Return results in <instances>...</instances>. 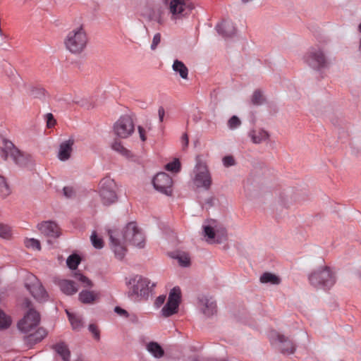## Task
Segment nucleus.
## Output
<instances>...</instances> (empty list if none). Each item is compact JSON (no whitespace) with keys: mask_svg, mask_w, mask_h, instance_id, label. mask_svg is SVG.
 <instances>
[{"mask_svg":"<svg viewBox=\"0 0 361 361\" xmlns=\"http://www.w3.org/2000/svg\"><path fill=\"white\" fill-rule=\"evenodd\" d=\"M109 234L111 249L116 258L122 259L127 252V249L125 245L126 241L123 239V233H120L117 231H109Z\"/></svg>","mask_w":361,"mask_h":361,"instance_id":"nucleus-13","label":"nucleus"},{"mask_svg":"<svg viewBox=\"0 0 361 361\" xmlns=\"http://www.w3.org/2000/svg\"><path fill=\"white\" fill-rule=\"evenodd\" d=\"M57 284L61 290L66 295H73L78 291L76 284L72 281L66 279L59 280Z\"/></svg>","mask_w":361,"mask_h":361,"instance_id":"nucleus-22","label":"nucleus"},{"mask_svg":"<svg viewBox=\"0 0 361 361\" xmlns=\"http://www.w3.org/2000/svg\"><path fill=\"white\" fill-rule=\"evenodd\" d=\"M194 176L192 178L194 185L197 188H202L208 190L212 185L211 174L206 164L200 161H197L193 170Z\"/></svg>","mask_w":361,"mask_h":361,"instance_id":"nucleus-9","label":"nucleus"},{"mask_svg":"<svg viewBox=\"0 0 361 361\" xmlns=\"http://www.w3.org/2000/svg\"><path fill=\"white\" fill-rule=\"evenodd\" d=\"M166 300V295H161L157 298L154 302V305L157 307H160Z\"/></svg>","mask_w":361,"mask_h":361,"instance_id":"nucleus-49","label":"nucleus"},{"mask_svg":"<svg viewBox=\"0 0 361 361\" xmlns=\"http://www.w3.org/2000/svg\"><path fill=\"white\" fill-rule=\"evenodd\" d=\"M264 99L262 93L259 90H255L251 97V102L252 104L259 106L264 103Z\"/></svg>","mask_w":361,"mask_h":361,"instance_id":"nucleus-36","label":"nucleus"},{"mask_svg":"<svg viewBox=\"0 0 361 361\" xmlns=\"http://www.w3.org/2000/svg\"><path fill=\"white\" fill-rule=\"evenodd\" d=\"M111 148L113 149V150L120 153L123 156H130V152L127 149H126L119 141H114L112 143Z\"/></svg>","mask_w":361,"mask_h":361,"instance_id":"nucleus-35","label":"nucleus"},{"mask_svg":"<svg viewBox=\"0 0 361 361\" xmlns=\"http://www.w3.org/2000/svg\"><path fill=\"white\" fill-rule=\"evenodd\" d=\"M66 312L73 329L80 330L83 326L81 317L79 315L70 312L67 310Z\"/></svg>","mask_w":361,"mask_h":361,"instance_id":"nucleus-29","label":"nucleus"},{"mask_svg":"<svg viewBox=\"0 0 361 361\" xmlns=\"http://www.w3.org/2000/svg\"><path fill=\"white\" fill-rule=\"evenodd\" d=\"M81 257L77 254L71 255L66 259L68 267L71 270H75L80 263Z\"/></svg>","mask_w":361,"mask_h":361,"instance_id":"nucleus-31","label":"nucleus"},{"mask_svg":"<svg viewBox=\"0 0 361 361\" xmlns=\"http://www.w3.org/2000/svg\"><path fill=\"white\" fill-rule=\"evenodd\" d=\"M249 136L252 141L255 144H259L269 137L268 133L262 129L252 130L249 133Z\"/></svg>","mask_w":361,"mask_h":361,"instance_id":"nucleus-24","label":"nucleus"},{"mask_svg":"<svg viewBox=\"0 0 361 361\" xmlns=\"http://www.w3.org/2000/svg\"><path fill=\"white\" fill-rule=\"evenodd\" d=\"M309 280L314 286L329 288L334 284L335 276L334 272H311Z\"/></svg>","mask_w":361,"mask_h":361,"instance_id":"nucleus-16","label":"nucleus"},{"mask_svg":"<svg viewBox=\"0 0 361 361\" xmlns=\"http://www.w3.org/2000/svg\"><path fill=\"white\" fill-rule=\"evenodd\" d=\"M126 284L130 295L146 300L152 292L157 283L151 281L141 275L135 274L126 278Z\"/></svg>","mask_w":361,"mask_h":361,"instance_id":"nucleus-1","label":"nucleus"},{"mask_svg":"<svg viewBox=\"0 0 361 361\" xmlns=\"http://www.w3.org/2000/svg\"><path fill=\"white\" fill-rule=\"evenodd\" d=\"M169 8L171 19L176 23L188 17L195 6L191 0H171Z\"/></svg>","mask_w":361,"mask_h":361,"instance_id":"nucleus-7","label":"nucleus"},{"mask_svg":"<svg viewBox=\"0 0 361 361\" xmlns=\"http://www.w3.org/2000/svg\"><path fill=\"white\" fill-rule=\"evenodd\" d=\"M22 305L25 308H27L28 311L26 312L23 319L18 323V328L20 331L24 334H28L36 329L40 322L39 313L36 311L32 305V302L25 298Z\"/></svg>","mask_w":361,"mask_h":361,"instance_id":"nucleus-4","label":"nucleus"},{"mask_svg":"<svg viewBox=\"0 0 361 361\" xmlns=\"http://www.w3.org/2000/svg\"><path fill=\"white\" fill-rule=\"evenodd\" d=\"M78 279L83 283L84 286H86V287H92V283L88 278L82 275L81 274H78Z\"/></svg>","mask_w":361,"mask_h":361,"instance_id":"nucleus-46","label":"nucleus"},{"mask_svg":"<svg viewBox=\"0 0 361 361\" xmlns=\"http://www.w3.org/2000/svg\"><path fill=\"white\" fill-rule=\"evenodd\" d=\"M0 157L5 161L9 159L19 166H25L31 161V156L21 152L10 140L4 139L3 145L0 147Z\"/></svg>","mask_w":361,"mask_h":361,"instance_id":"nucleus-2","label":"nucleus"},{"mask_svg":"<svg viewBox=\"0 0 361 361\" xmlns=\"http://www.w3.org/2000/svg\"><path fill=\"white\" fill-rule=\"evenodd\" d=\"M114 311L116 313H117L118 315L123 317H128V313L126 310L124 309H122L120 307H116L114 309Z\"/></svg>","mask_w":361,"mask_h":361,"instance_id":"nucleus-50","label":"nucleus"},{"mask_svg":"<svg viewBox=\"0 0 361 361\" xmlns=\"http://www.w3.org/2000/svg\"><path fill=\"white\" fill-rule=\"evenodd\" d=\"M54 350L63 360L68 361L71 357V352L68 345L63 342H59L53 346Z\"/></svg>","mask_w":361,"mask_h":361,"instance_id":"nucleus-23","label":"nucleus"},{"mask_svg":"<svg viewBox=\"0 0 361 361\" xmlns=\"http://www.w3.org/2000/svg\"><path fill=\"white\" fill-rule=\"evenodd\" d=\"M215 201V198L214 197H209L207 199H206L204 205L207 206L208 207H211L214 205Z\"/></svg>","mask_w":361,"mask_h":361,"instance_id":"nucleus-52","label":"nucleus"},{"mask_svg":"<svg viewBox=\"0 0 361 361\" xmlns=\"http://www.w3.org/2000/svg\"><path fill=\"white\" fill-rule=\"evenodd\" d=\"M269 337L271 343L277 345L282 353L292 354L295 352V345L288 337L276 331L271 332Z\"/></svg>","mask_w":361,"mask_h":361,"instance_id":"nucleus-14","label":"nucleus"},{"mask_svg":"<svg viewBox=\"0 0 361 361\" xmlns=\"http://www.w3.org/2000/svg\"><path fill=\"white\" fill-rule=\"evenodd\" d=\"M171 257L183 268H187L190 264V259L188 255L185 252L173 254Z\"/></svg>","mask_w":361,"mask_h":361,"instance_id":"nucleus-26","label":"nucleus"},{"mask_svg":"<svg viewBox=\"0 0 361 361\" xmlns=\"http://www.w3.org/2000/svg\"><path fill=\"white\" fill-rule=\"evenodd\" d=\"M241 125V121L236 116H233L228 121V126L231 130H234Z\"/></svg>","mask_w":361,"mask_h":361,"instance_id":"nucleus-42","label":"nucleus"},{"mask_svg":"<svg viewBox=\"0 0 361 361\" xmlns=\"http://www.w3.org/2000/svg\"><path fill=\"white\" fill-rule=\"evenodd\" d=\"M181 290L178 286L173 287L169 292L166 305L161 310L164 317H169L178 312L179 305L181 302Z\"/></svg>","mask_w":361,"mask_h":361,"instance_id":"nucleus-11","label":"nucleus"},{"mask_svg":"<svg viewBox=\"0 0 361 361\" xmlns=\"http://www.w3.org/2000/svg\"><path fill=\"white\" fill-rule=\"evenodd\" d=\"M88 37L82 25L70 31L64 41L66 49L72 54L82 53L87 47Z\"/></svg>","mask_w":361,"mask_h":361,"instance_id":"nucleus-3","label":"nucleus"},{"mask_svg":"<svg viewBox=\"0 0 361 361\" xmlns=\"http://www.w3.org/2000/svg\"><path fill=\"white\" fill-rule=\"evenodd\" d=\"M172 68L176 73H178L183 79H187L188 75V69L186 66L180 61L175 60Z\"/></svg>","mask_w":361,"mask_h":361,"instance_id":"nucleus-28","label":"nucleus"},{"mask_svg":"<svg viewBox=\"0 0 361 361\" xmlns=\"http://www.w3.org/2000/svg\"><path fill=\"white\" fill-rule=\"evenodd\" d=\"M260 281L263 283H269L271 284H279L281 279L271 272H264L260 277Z\"/></svg>","mask_w":361,"mask_h":361,"instance_id":"nucleus-30","label":"nucleus"},{"mask_svg":"<svg viewBox=\"0 0 361 361\" xmlns=\"http://www.w3.org/2000/svg\"><path fill=\"white\" fill-rule=\"evenodd\" d=\"M11 193V189L6 178L0 176V195L3 197H7Z\"/></svg>","mask_w":361,"mask_h":361,"instance_id":"nucleus-33","label":"nucleus"},{"mask_svg":"<svg viewBox=\"0 0 361 361\" xmlns=\"http://www.w3.org/2000/svg\"><path fill=\"white\" fill-rule=\"evenodd\" d=\"M73 145L74 140L73 138H69L60 144L57 155V157L60 161H66L70 159Z\"/></svg>","mask_w":361,"mask_h":361,"instance_id":"nucleus-21","label":"nucleus"},{"mask_svg":"<svg viewBox=\"0 0 361 361\" xmlns=\"http://www.w3.org/2000/svg\"><path fill=\"white\" fill-rule=\"evenodd\" d=\"M37 228L42 234L48 238H56L60 235L58 225L51 221H44L39 224Z\"/></svg>","mask_w":361,"mask_h":361,"instance_id":"nucleus-19","label":"nucleus"},{"mask_svg":"<svg viewBox=\"0 0 361 361\" xmlns=\"http://www.w3.org/2000/svg\"><path fill=\"white\" fill-rule=\"evenodd\" d=\"M165 115V110L163 106H159L158 109V116H159V120L160 123H162L164 121V117Z\"/></svg>","mask_w":361,"mask_h":361,"instance_id":"nucleus-51","label":"nucleus"},{"mask_svg":"<svg viewBox=\"0 0 361 361\" xmlns=\"http://www.w3.org/2000/svg\"><path fill=\"white\" fill-rule=\"evenodd\" d=\"M166 1H168L169 0H165Z\"/></svg>","mask_w":361,"mask_h":361,"instance_id":"nucleus-58","label":"nucleus"},{"mask_svg":"<svg viewBox=\"0 0 361 361\" xmlns=\"http://www.w3.org/2000/svg\"><path fill=\"white\" fill-rule=\"evenodd\" d=\"M47 336V331L44 329L39 328L34 334L30 335V339L34 340L35 342L40 341Z\"/></svg>","mask_w":361,"mask_h":361,"instance_id":"nucleus-41","label":"nucleus"},{"mask_svg":"<svg viewBox=\"0 0 361 361\" xmlns=\"http://www.w3.org/2000/svg\"><path fill=\"white\" fill-rule=\"evenodd\" d=\"M216 30L224 37H230L235 35L236 27L235 24L230 20H224L216 25Z\"/></svg>","mask_w":361,"mask_h":361,"instance_id":"nucleus-20","label":"nucleus"},{"mask_svg":"<svg viewBox=\"0 0 361 361\" xmlns=\"http://www.w3.org/2000/svg\"><path fill=\"white\" fill-rule=\"evenodd\" d=\"M159 23H161V20L159 19L157 20Z\"/></svg>","mask_w":361,"mask_h":361,"instance_id":"nucleus-57","label":"nucleus"},{"mask_svg":"<svg viewBox=\"0 0 361 361\" xmlns=\"http://www.w3.org/2000/svg\"><path fill=\"white\" fill-rule=\"evenodd\" d=\"M161 41V35L159 33H157L154 35L152 42L151 44V49L154 50Z\"/></svg>","mask_w":361,"mask_h":361,"instance_id":"nucleus-47","label":"nucleus"},{"mask_svg":"<svg viewBox=\"0 0 361 361\" xmlns=\"http://www.w3.org/2000/svg\"><path fill=\"white\" fill-rule=\"evenodd\" d=\"M147 349L154 357L157 358H160L164 355L163 348L157 342H149L147 345Z\"/></svg>","mask_w":361,"mask_h":361,"instance_id":"nucleus-27","label":"nucleus"},{"mask_svg":"<svg viewBox=\"0 0 361 361\" xmlns=\"http://www.w3.org/2000/svg\"><path fill=\"white\" fill-rule=\"evenodd\" d=\"M223 164L226 167H229L234 166L235 164V161L234 158L232 156H226L223 158Z\"/></svg>","mask_w":361,"mask_h":361,"instance_id":"nucleus-43","label":"nucleus"},{"mask_svg":"<svg viewBox=\"0 0 361 361\" xmlns=\"http://www.w3.org/2000/svg\"><path fill=\"white\" fill-rule=\"evenodd\" d=\"M99 195L104 204L109 205L117 200L116 184L109 177H105L99 183Z\"/></svg>","mask_w":361,"mask_h":361,"instance_id":"nucleus-10","label":"nucleus"},{"mask_svg":"<svg viewBox=\"0 0 361 361\" xmlns=\"http://www.w3.org/2000/svg\"><path fill=\"white\" fill-rule=\"evenodd\" d=\"M45 119L47 121V126L49 128L54 127L56 124V120L51 113H48L45 115Z\"/></svg>","mask_w":361,"mask_h":361,"instance_id":"nucleus-44","label":"nucleus"},{"mask_svg":"<svg viewBox=\"0 0 361 361\" xmlns=\"http://www.w3.org/2000/svg\"><path fill=\"white\" fill-rule=\"evenodd\" d=\"M123 239L138 248H143L145 245V236L135 222H130L125 227Z\"/></svg>","mask_w":361,"mask_h":361,"instance_id":"nucleus-8","label":"nucleus"},{"mask_svg":"<svg viewBox=\"0 0 361 361\" xmlns=\"http://www.w3.org/2000/svg\"><path fill=\"white\" fill-rule=\"evenodd\" d=\"M30 95L35 98L42 99L45 96V90L41 87H32L30 89Z\"/></svg>","mask_w":361,"mask_h":361,"instance_id":"nucleus-39","label":"nucleus"},{"mask_svg":"<svg viewBox=\"0 0 361 361\" xmlns=\"http://www.w3.org/2000/svg\"><path fill=\"white\" fill-rule=\"evenodd\" d=\"M154 188L161 193L170 195L172 192V178L166 173H158L152 180Z\"/></svg>","mask_w":361,"mask_h":361,"instance_id":"nucleus-17","label":"nucleus"},{"mask_svg":"<svg viewBox=\"0 0 361 361\" xmlns=\"http://www.w3.org/2000/svg\"><path fill=\"white\" fill-rule=\"evenodd\" d=\"M319 271H331V268L327 265H323L321 267Z\"/></svg>","mask_w":361,"mask_h":361,"instance_id":"nucleus-56","label":"nucleus"},{"mask_svg":"<svg viewBox=\"0 0 361 361\" xmlns=\"http://www.w3.org/2000/svg\"><path fill=\"white\" fill-rule=\"evenodd\" d=\"M166 170L173 173H177L180 169V163L178 159H174L173 161L168 163L165 166Z\"/></svg>","mask_w":361,"mask_h":361,"instance_id":"nucleus-40","label":"nucleus"},{"mask_svg":"<svg viewBox=\"0 0 361 361\" xmlns=\"http://www.w3.org/2000/svg\"><path fill=\"white\" fill-rule=\"evenodd\" d=\"M202 229L204 236L206 238L207 242L209 243H221L227 239L226 228L214 219L205 221Z\"/></svg>","mask_w":361,"mask_h":361,"instance_id":"nucleus-5","label":"nucleus"},{"mask_svg":"<svg viewBox=\"0 0 361 361\" xmlns=\"http://www.w3.org/2000/svg\"><path fill=\"white\" fill-rule=\"evenodd\" d=\"M25 246L34 250H40L41 245L38 240L35 238H25L24 240Z\"/></svg>","mask_w":361,"mask_h":361,"instance_id":"nucleus-34","label":"nucleus"},{"mask_svg":"<svg viewBox=\"0 0 361 361\" xmlns=\"http://www.w3.org/2000/svg\"><path fill=\"white\" fill-rule=\"evenodd\" d=\"M138 132H139V134H140V137L142 141H145L146 140V136H145V130H144V128L141 126H139L138 127Z\"/></svg>","mask_w":361,"mask_h":361,"instance_id":"nucleus-53","label":"nucleus"},{"mask_svg":"<svg viewBox=\"0 0 361 361\" xmlns=\"http://www.w3.org/2000/svg\"><path fill=\"white\" fill-rule=\"evenodd\" d=\"M25 286L33 298L39 302H44L48 300V293L37 278L32 272H30L27 276Z\"/></svg>","mask_w":361,"mask_h":361,"instance_id":"nucleus-12","label":"nucleus"},{"mask_svg":"<svg viewBox=\"0 0 361 361\" xmlns=\"http://www.w3.org/2000/svg\"><path fill=\"white\" fill-rule=\"evenodd\" d=\"M12 235L11 228L5 224H0V238L9 239Z\"/></svg>","mask_w":361,"mask_h":361,"instance_id":"nucleus-38","label":"nucleus"},{"mask_svg":"<svg viewBox=\"0 0 361 361\" xmlns=\"http://www.w3.org/2000/svg\"><path fill=\"white\" fill-rule=\"evenodd\" d=\"M357 30L360 35L359 51H361V23L358 25Z\"/></svg>","mask_w":361,"mask_h":361,"instance_id":"nucleus-55","label":"nucleus"},{"mask_svg":"<svg viewBox=\"0 0 361 361\" xmlns=\"http://www.w3.org/2000/svg\"><path fill=\"white\" fill-rule=\"evenodd\" d=\"M199 307L206 317H212L217 312L216 301L212 298L202 296L199 300Z\"/></svg>","mask_w":361,"mask_h":361,"instance_id":"nucleus-18","label":"nucleus"},{"mask_svg":"<svg viewBox=\"0 0 361 361\" xmlns=\"http://www.w3.org/2000/svg\"><path fill=\"white\" fill-rule=\"evenodd\" d=\"M303 61L310 67L319 71L328 67V59L323 51L319 47H312L303 56Z\"/></svg>","mask_w":361,"mask_h":361,"instance_id":"nucleus-6","label":"nucleus"},{"mask_svg":"<svg viewBox=\"0 0 361 361\" xmlns=\"http://www.w3.org/2000/svg\"><path fill=\"white\" fill-rule=\"evenodd\" d=\"M89 330L93 334L95 339L98 340L99 338V331L95 324H90L89 326Z\"/></svg>","mask_w":361,"mask_h":361,"instance_id":"nucleus-48","label":"nucleus"},{"mask_svg":"<svg viewBox=\"0 0 361 361\" xmlns=\"http://www.w3.org/2000/svg\"><path fill=\"white\" fill-rule=\"evenodd\" d=\"M135 126L129 116H121L114 124L115 134L121 138H127L134 132Z\"/></svg>","mask_w":361,"mask_h":361,"instance_id":"nucleus-15","label":"nucleus"},{"mask_svg":"<svg viewBox=\"0 0 361 361\" xmlns=\"http://www.w3.org/2000/svg\"><path fill=\"white\" fill-rule=\"evenodd\" d=\"M99 295V293L94 291L82 290L79 294V300L82 303L90 304L97 300Z\"/></svg>","mask_w":361,"mask_h":361,"instance_id":"nucleus-25","label":"nucleus"},{"mask_svg":"<svg viewBox=\"0 0 361 361\" xmlns=\"http://www.w3.org/2000/svg\"><path fill=\"white\" fill-rule=\"evenodd\" d=\"M182 145H183V148H185L188 147V136L186 133H184L183 135H182Z\"/></svg>","mask_w":361,"mask_h":361,"instance_id":"nucleus-54","label":"nucleus"},{"mask_svg":"<svg viewBox=\"0 0 361 361\" xmlns=\"http://www.w3.org/2000/svg\"><path fill=\"white\" fill-rule=\"evenodd\" d=\"M91 242L92 245L96 249H101L104 246L103 240L101 238L98 237L97 233L93 231L90 236Z\"/></svg>","mask_w":361,"mask_h":361,"instance_id":"nucleus-37","label":"nucleus"},{"mask_svg":"<svg viewBox=\"0 0 361 361\" xmlns=\"http://www.w3.org/2000/svg\"><path fill=\"white\" fill-rule=\"evenodd\" d=\"M63 192L65 197L71 198L75 195V191L72 187L66 186L63 189Z\"/></svg>","mask_w":361,"mask_h":361,"instance_id":"nucleus-45","label":"nucleus"},{"mask_svg":"<svg viewBox=\"0 0 361 361\" xmlns=\"http://www.w3.org/2000/svg\"><path fill=\"white\" fill-rule=\"evenodd\" d=\"M11 323V317L0 310V330L8 329Z\"/></svg>","mask_w":361,"mask_h":361,"instance_id":"nucleus-32","label":"nucleus"}]
</instances>
